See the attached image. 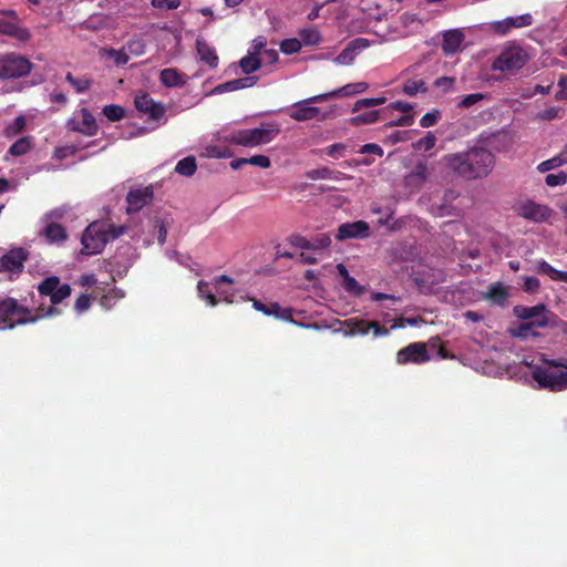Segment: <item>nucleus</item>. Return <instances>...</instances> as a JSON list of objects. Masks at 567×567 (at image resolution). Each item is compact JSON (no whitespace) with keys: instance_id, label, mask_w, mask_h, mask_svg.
<instances>
[{"instance_id":"de8ad7c7","label":"nucleus","mask_w":567,"mask_h":567,"mask_svg":"<svg viewBox=\"0 0 567 567\" xmlns=\"http://www.w3.org/2000/svg\"><path fill=\"white\" fill-rule=\"evenodd\" d=\"M311 250L326 249L331 245V238L328 234H318L310 239Z\"/></svg>"},{"instance_id":"7ed1b4c3","label":"nucleus","mask_w":567,"mask_h":567,"mask_svg":"<svg viewBox=\"0 0 567 567\" xmlns=\"http://www.w3.org/2000/svg\"><path fill=\"white\" fill-rule=\"evenodd\" d=\"M532 378L539 389L550 392L567 390V358L543 359V364L533 368Z\"/></svg>"},{"instance_id":"20e7f679","label":"nucleus","mask_w":567,"mask_h":567,"mask_svg":"<svg viewBox=\"0 0 567 567\" xmlns=\"http://www.w3.org/2000/svg\"><path fill=\"white\" fill-rule=\"evenodd\" d=\"M127 227L124 225L116 226L112 223L93 221L82 234V254L96 255L100 254L110 240L117 239L125 234Z\"/></svg>"},{"instance_id":"052dcab7","label":"nucleus","mask_w":567,"mask_h":567,"mask_svg":"<svg viewBox=\"0 0 567 567\" xmlns=\"http://www.w3.org/2000/svg\"><path fill=\"white\" fill-rule=\"evenodd\" d=\"M237 90H238V87H237V82L235 79V80H230L225 83L218 84L217 86L214 87L213 93L221 94V93L233 92V91H237Z\"/></svg>"},{"instance_id":"4d7b16f0","label":"nucleus","mask_w":567,"mask_h":567,"mask_svg":"<svg viewBox=\"0 0 567 567\" xmlns=\"http://www.w3.org/2000/svg\"><path fill=\"white\" fill-rule=\"evenodd\" d=\"M90 307H91V297L89 295H86V293H82L75 300L74 309H75V311L79 315H81V313L85 312L86 310H89Z\"/></svg>"},{"instance_id":"a211bd4d","label":"nucleus","mask_w":567,"mask_h":567,"mask_svg":"<svg viewBox=\"0 0 567 567\" xmlns=\"http://www.w3.org/2000/svg\"><path fill=\"white\" fill-rule=\"evenodd\" d=\"M370 45V41L364 38H357L350 41L347 47L334 59L337 64L350 65L353 63L355 56Z\"/></svg>"},{"instance_id":"dca6fc26","label":"nucleus","mask_w":567,"mask_h":567,"mask_svg":"<svg viewBox=\"0 0 567 567\" xmlns=\"http://www.w3.org/2000/svg\"><path fill=\"white\" fill-rule=\"evenodd\" d=\"M27 259L28 251L24 248H13L0 258V266L4 271L21 272Z\"/></svg>"},{"instance_id":"4468645a","label":"nucleus","mask_w":567,"mask_h":567,"mask_svg":"<svg viewBox=\"0 0 567 567\" xmlns=\"http://www.w3.org/2000/svg\"><path fill=\"white\" fill-rule=\"evenodd\" d=\"M344 324L349 328L351 334L358 333L365 336L371 330L373 331L374 337H384L389 333V330L380 326V323L377 321L350 318L344 321Z\"/></svg>"},{"instance_id":"13d9d810","label":"nucleus","mask_w":567,"mask_h":567,"mask_svg":"<svg viewBox=\"0 0 567 567\" xmlns=\"http://www.w3.org/2000/svg\"><path fill=\"white\" fill-rule=\"evenodd\" d=\"M491 28L495 33H497L499 35H505L512 30L511 22H509L508 18L501 20V21L493 22L491 24Z\"/></svg>"},{"instance_id":"774afa93","label":"nucleus","mask_w":567,"mask_h":567,"mask_svg":"<svg viewBox=\"0 0 567 567\" xmlns=\"http://www.w3.org/2000/svg\"><path fill=\"white\" fill-rule=\"evenodd\" d=\"M455 80L449 76H441L435 80V86L442 87L444 91H449L454 85Z\"/></svg>"},{"instance_id":"ea45409f","label":"nucleus","mask_w":567,"mask_h":567,"mask_svg":"<svg viewBox=\"0 0 567 567\" xmlns=\"http://www.w3.org/2000/svg\"><path fill=\"white\" fill-rule=\"evenodd\" d=\"M65 80L74 87L76 93H84L91 87V80L86 78L76 79L72 73L65 75Z\"/></svg>"},{"instance_id":"c9c22d12","label":"nucleus","mask_w":567,"mask_h":567,"mask_svg":"<svg viewBox=\"0 0 567 567\" xmlns=\"http://www.w3.org/2000/svg\"><path fill=\"white\" fill-rule=\"evenodd\" d=\"M102 114L111 122H117L124 118L125 110L117 104H107L102 109Z\"/></svg>"},{"instance_id":"393cba45","label":"nucleus","mask_w":567,"mask_h":567,"mask_svg":"<svg viewBox=\"0 0 567 567\" xmlns=\"http://www.w3.org/2000/svg\"><path fill=\"white\" fill-rule=\"evenodd\" d=\"M567 164V144L555 156L538 164L537 171L545 173Z\"/></svg>"},{"instance_id":"79ce46f5","label":"nucleus","mask_w":567,"mask_h":567,"mask_svg":"<svg viewBox=\"0 0 567 567\" xmlns=\"http://www.w3.org/2000/svg\"><path fill=\"white\" fill-rule=\"evenodd\" d=\"M31 148V143L28 137H21L16 141L9 148V153L12 156H21L27 154Z\"/></svg>"},{"instance_id":"864d4df0","label":"nucleus","mask_w":567,"mask_h":567,"mask_svg":"<svg viewBox=\"0 0 567 567\" xmlns=\"http://www.w3.org/2000/svg\"><path fill=\"white\" fill-rule=\"evenodd\" d=\"M25 127V120L22 115L16 117L14 122L6 128L7 136H13Z\"/></svg>"},{"instance_id":"423d86ee","label":"nucleus","mask_w":567,"mask_h":567,"mask_svg":"<svg viewBox=\"0 0 567 567\" xmlns=\"http://www.w3.org/2000/svg\"><path fill=\"white\" fill-rule=\"evenodd\" d=\"M326 100H328V94L324 93L299 101L291 106V109L288 111V115L290 118L297 122H306L310 120L326 121L328 118L334 117L333 109H330L329 111H322L321 109L311 105L313 103L323 102Z\"/></svg>"},{"instance_id":"f03ea898","label":"nucleus","mask_w":567,"mask_h":567,"mask_svg":"<svg viewBox=\"0 0 567 567\" xmlns=\"http://www.w3.org/2000/svg\"><path fill=\"white\" fill-rule=\"evenodd\" d=\"M443 163L456 176L475 181L489 175L495 165V156L485 147L474 146L464 152L446 154Z\"/></svg>"},{"instance_id":"603ef678","label":"nucleus","mask_w":567,"mask_h":567,"mask_svg":"<svg viewBox=\"0 0 567 567\" xmlns=\"http://www.w3.org/2000/svg\"><path fill=\"white\" fill-rule=\"evenodd\" d=\"M414 123V115L413 114H403L399 116L398 118L388 122L384 126L385 127H394V126H411Z\"/></svg>"},{"instance_id":"1a4fd4ad","label":"nucleus","mask_w":567,"mask_h":567,"mask_svg":"<svg viewBox=\"0 0 567 567\" xmlns=\"http://www.w3.org/2000/svg\"><path fill=\"white\" fill-rule=\"evenodd\" d=\"M31 62L19 55H7L0 60V79H16L30 73Z\"/></svg>"},{"instance_id":"72a5a7b5","label":"nucleus","mask_w":567,"mask_h":567,"mask_svg":"<svg viewBox=\"0 0 567 567\" xmlns=\"http://www.w3.org/2000/svg\"><path fill=\"white\" fill-rule=\"evenodd\" d=\"M403 93L409 96H415L419 92H426V83L424 80H406L402 86Z\"/></svg>"},{"instance_id":"a18cd8bd","label":"nucleus","mask_w":567,"mask_h":567,"mask_svg":"<svg viewBox=\"0 0 567 567\" xmlns=\"http://www.w3.org/2000/svg\"><path fill=\"white\" fill-rule=\"evenodd\" d=\"M512 29L529 27L533 24L534 19L530 13H524L517 17H508Z\"/></svg>"},{"instance_id":"f704fd0d","label":"nucleus","mask_w":567,"mask_h":567,"mask_svg":"<svg viewBox=\"0 0 567 567\" xmlns=\"http://www.w3.org/2000/svg\"><path fill=\"white\" fill-rule=\"evenodd\" d=\"M301 44L305 45H317L321 41L320 32L315 28L301 29L299 31Z\"/></svg>"},{"instance_id":"6e6d98bb","label":"nucleus","mask_w":567,"mask_h":567,"mask_svg":"<svg viewBox=\"0 0 567 567\" xmlns=\"http://www.w3.org/2000/svg\"><path fill=\"white\" fill-rule=\"evenodd\" d=\"M152 6L161 10H175L181 6V0H152Z\"/></svg>"},{"instance_id":"58836bf2","label":"nucleus","mask_w":567,"mask_h":567,"mask_svg":"<svg viewBox=\"0 0 567 567\" xmlns=\"http://www.w3.org/2000/svg\"><path fill=\"white\" fill-rule=\"evenodd\" d=\"M239 65L245 74H250L260 69L261 60L256 55H246L240 60Z\"/></svg>"},{"instance_id":"9b49d317","label":"nucleus","mask_w":567,"mask_h":567,"mask_svg":"<svg viewBox=\"0 0 567 567\" xmlns=\"http://www.w3.org/2000/svg\"><path fill=\"white\" fill-rule=\"evenodd\" d=\"M430 359L426 344L423 342H412L396 353V362L399 364H421L430 361Z\"/></svg>"},{"instance_id":"c03bdc74","label":"nucleus","mask_w":567,"mask_h":567,"mask_svg":"<svg viewBox=\"0 0 567 567\" xmlns=\"http://www.w3.org/2000/svg\"><path fill=\"white\" fill-rule=\"evenodd\" d=\"M435 143H436V137L435 135L432 133V132H427L426 135L422 138H420L415 144H414V147L417 150V151H424V152H427V151H431L434 146H435Z\"/></svg>"},{"instance_id":"b1692460","label":"nucleus","mask_w":567,"mask_h":567,"mask_svg":"<svg viewBox=\"0 0 567 567\" xmlns=\"http://www.w3.org/2000/svg\"><path fill=\"white\" fill-rule=\"evenodd\" d=\"M464 40V34L460 30H449L443 34L442 49L446 54L455 53Z\"/></svg>"},{"instance_id":"e433bc0d","label":"nucleus","mask_w":567,"mask_h":567,"mask_svg":"<svg viewBox=\"0 0 567 567\" xmlns=\"http://www.w3.org/2000/svg\"><path fill=\"white\" fill-rule=\"evenodd\" d=\"M103 53L105 56L113 59L115 65L117 66L125 65L130 60L128 53L126 52L125 48H123L122 50H115L113 48L103 49Z\"/></svg>"},{"instance_id":"6ab92c4d","label":"nucleus","mask_w":567,"mask_h":567,"mask_svg":"<svg viewBox=\"0 0 567 567\" xmlns=\"http://www.w3.org/2000/svg\"><path fill=\"white\" fill-rule=\"evenodd\" d=\"M509 291L503 282H492L485 292H483V299L492 302L493 305L504 307L508 300Z\"/></svg>"},{"instance_id":"cd10ccee","label":"nucleus","mask_w":567,"mask_h":567,"mask_svg":"<svg viewBox=\"0 0 567 567\" xmlns=\"http://www.w3.org/2000/svg\"><path fill=\"white\" fill-rule=\"evenodd\" d=\"M159 80L167 87L183 86L185 83L183 75L176 69H164L159 74Z\"/></svg>"},{"instance_id":"37998d69","label":"nucleus","mask_w":567,"mask_h":567,"mask_svg":"<svg viewBox=\"0 0 567 567\" xmlns=\"http://www.w3.org/2000/svg\"><path fill=\"white\" fill-rule=\"evenodd\" d=\"M124 48H125L126 52L128 53V56L130 55L141 56L145 53L146 45L143 40L133 39V40H130Z\"/></svg>"},{"instance_id":"0eeeda50","label":"nucleus","mask_w":567,"mask_h":567,"mask_svg":"<svg viewBox=\"0 0 567 567\" xmlns=\"http://www.w3.org/2000/svg\"><path fill=\"white\" fill-rule=\"evenodd\" d=\"M528 60V53L520 45H508L493 61L492 70L512 73L520 70Z\"/></svg>"},{"instance_id":"2f4dec72","label":"nucleus","mask_w":567,"mask_h":567,"mask_svg":"<svg viewBox=\"0 0 567 567\" xmlns=\"http://www.w3.org/2000/svg\"><path fill=\"white\" fill-rule=\"evenodd\" d=\"M382 117V111H368L362 114L355 115L350 118V124L353 126L367 125L378 122Z\"/></svg>"},{"instance_id":"a19ab883","label":"nucleus","mask_w":567,"mask_h":567,"mask_svg":"<svg viewBox=\"0 0 567 567\" xmlns=\"http://www.w3.org/2000/svg\"><path fill=\"white\" fill-rule=\"evenodd\" d=\"M386 101L385 97H367V99H361V100H358L353 107H352V112H359L363 109H370V107H374V106H378V105H382L384 104Z\"/></svg>"},{"instance_id":"338daca9","label":"nucleus","mask_w":567,"mask_h":567,"mask_svg":"<svg viewBox=\"0 0 567 567\" xmlns=\"http://www.w3.org/2000/svg\"><path fill=\"white\" fill-rule=\"evenodd\" d=\"M278 52L274 49H266L261 53V61L264 60L266 63L272 64L278 61Z\"/></svg>"},{"instance_id":"7c9ffc66","label":"nucleus","mask_w":567,"mask_h":567,"mask_svg":"<svg viewBox=\"0 0 567 567\" xmlns=\"http://www.w3.org/2000/svg\"><path fill=\"white\" fill-rule=\"evenodd\" d=\"M197 169L196 158L193 155L186 156L178 161L175 166V172L182 176L190 177Z\"/></svg>"},{"instance_id":"2eb2a0df","label":"nucleus","mask_w":567,"mask_h":567,"mask_svg":"<svg viewBox=\"0 0 567 567\" xmlns=\"http://www.w3.org/2000/svg\"><path fill=\"white\" fill-rule=\"evenodd\" d=\"M154 193L152 186L132 189L126 195L127 214L140 212L144 206L153 199Z\"/></svg>"},{"instance_id":"c756f323","label":"nucleus","mask_w":567,"mask_h":567,"mask_svg":"<svg viewBox=\"0 0 567 567\" xmlns=\"http://www.w3.org/2000/svg\"><path fill=\"white\" fill-rule=\"evenodd\" d=\"M537 271L543 275H547L551 280L563 281L567 284V271L555 269L546 260H540L537 264Z\"/></svg>"},{"instance_id":"bf43d9fd","label":"nucleus","mask_w":567,"mask_h":567,"mask_svg":"<svg viewBox=\"0 0 567 567\" xmlns=\"http://www.w3.org/2000/svg\"><path fill=\"white\" fill-rule=\"evenodd\" d=\"M247 163L261 168H268L271 165L270 158L266 155H254L247 158Z\"/></svg>"},{"instance_id":"6e6552de","label":"nucleus","mask_w":567,"mask_h":567,"mask_svg":"<svg viewBox=\"0 0 567 567\" xmlns=\"http://www.w3.org/2000/svg\"><path fill=\"white\" fill-rule=\"evenodd\" d=\"M513 210L517 216L533 223L546 221L553 213L551 208L547 205L536 203L532 199L518 200L514 204Z\"/></svg>"},{"instance_id":"412c9836","label":"nucleus","mask_w":567,"mask_h":567,"mask_svg":"<svg viewBox=\"0 0 567 567\" xmlns=\"http://www.w3.org/2000/svg\"><path fill=\"white\" fill-rule=\"evenodd\" d=\"M196 51L202 62L206 63L210 69L217 68L219 58L215 48L209 45L205 40L198 38L196 40Z\"/></svg>"},{"instance_id":"473e14b6","label":"nucleus","mask_w":567,"mask_h":567,"mask_svg":"<svg viewBox=\"0 0 567 567\" xmlns=\"http://www.w3.org/2000/svg\"><path fill=\"white\" fill-rule=\"evenodd\" d=\"M307 176L311 179H340L343 173L328 167L317 168L308 172Z\"/></svg>"},{"instance_id":"39448f33","label":"nucleus","mask_w":567,"mask_h":567,"mask_svg":"<svg viewBox=\"0 0 567 567\" xmlns=\"http://www.w3.org/2000/svg\"><path fill=\"white\" fill-rule=\"evenodd\" d=\"M280 133L276 123H262L259 127L245 128L228 134L225 140L229 144L244 147H256L268 144Z\"/></svg>"},{"instance_id":"3c124183","label":"nucleus","mask_w":567,"mask_h":567,"mask_svg":"<svg viewBox=\"0 0 567 567\" xmlns=\"http://www.w3.org/2000/svg\"><path fill=\"white\" fill-rule=\"evenodd\" d=\"M289 243L300 249H307L311 250L312 246L310 244V239L299 235V234H292L288 238Z\"/></svg>"},{"instance_id":"aec40b11","label":"nucleus","mask_w":567,"mask_h":567,"mask_svg":"<svg viewBox=\"0 0 567 567\" xmlns=\"http://www.w3.org/2000/svg\"><path fill=\"white\" fill-rule=\"evenodd\" d=\"M252 307L255 310L262 312L266 316H274L278 319L293 322L292 310L290 308L282 309L278 302L265 305L260 300H254Z\"/></svg>"},{"instance_id":"680f3d73","label":"nucleus","mask_w":567,"mask_h":567,"mask_svg":"<svg viewBox=\"0 0 567 567\" xmlns=\"http://www.w3.org/2000/svg\"><path fill=\"white\" fill-rule=\"evenodd\" d=\"M360 154H374L379 157L383 155V150L380 145L374 143H368L361 146L359 150Z\"/></svg>"},{"instance_id":"e2e57ef3","label":"nucleus","mask_w":567,"mask_h":567,"mask_svg":"<svg viewBox=\"0 0 567 567\" xmlns=\"http://www.w3.org/2000/svg\"><path fill=\"white\" fill-rule=\"evenodd\" d=\"M540 287V282L536 277H526L524 280L523 289L526 292H536Z\"/></svg>"},{"instance_id":"5701e85b","label":"nucleus","mask_w":567,"mask_h":567,"mask_svg":"<svg viewBox=\"0 0 567 567\" xmlns=\"http://www.w3.org/2000/svg\"><path fill=\"white\" fill-rule=\"evenodd\" d=\"M514 315L523 320H537L540 318H547V309L544 303H538L533 307L515 306Z\"/></svg>"},{"instance_id":"09e8293b","label":"nucleus","mask_w":567,"mask_h":567,"mask_svg":"<svg viewBox=\"0 0 567 567\" xmlns=\"http://www.w3.org/2000/svg\"><path fill=\"white\" fill-rule=\"evenodd\" d=\"M545 183L549 187L565 185L567 183V174L563 171L557 174H547Z\"/></svg>"},{"instance_id":"ddd939ff","label":"nucleus","mask_w":567,"mask_h":567,"mask_svg":"<svg viewBox=\"0 0 567 567\" xmlns=\"http://www.w3.org/2000/svg\"><path fill=\"white\" fill-rule=\"evenodd\" d=\"M80 114L82 121L79 122L76 120H70L68 122V128L90 137L95 136L99 132V125L94 115L86 107H82L80 110Z\"/></svg>"},{"instance_id":"0e129e2a","label":"nucleus","mask_w":567,"mask_h":567,"mask_svg":"<svg viewBox=\"0 0 567 567\" xmlns=\"http://www.w3.org/2000/svg\"><path fill=\"white\" fill-rule=\"evenodd\" d=\"M346 150V145L342 143H336L330 146H328L324 152L328 156L338 158L341 153Z\"/></svg>"},{"instance_id":"8fccbe9b","label":"nucleus","mask_w":567,"mask_h":567,"mask_svg":"<svg viewBox=\"0 0 567 567\" xmlns=\"http://www.w3.org/2000/svg\"><path fill=\"white\" fill-rule=\"evenodd\" d=\"M484 97L485 95L482 93L467 94L462 97V100L457 103V106L462 109H468L472 105L481 102Z\"/></svg>"},{"instance_id":"bb28decb","label":"nucleus","mask_w":567,"mask_h":567,"mask_svg":"<svg viewBox=\"0 0 567 567\" xmlns=\"http://www.w3.org/2000/svg\"><path fill=\"white\" fill-rule=\"evenodd\" d=\"M369 87L367 82H357L349 83L340 87L339 90L331 91L328 94L329 97H338V96H350L358 93L364 92Z\"/></svg>"},{"instance_id":"f3484780","label":"nucleus","mask_w":567,"mask_h":567,"mask_svg":"<svg viewBox=\"0 0 567 567\" xmlns=\"http://www.w3.org/2000/svg\"><path fill=\"white\" fill-rule=\"evenodd\" d=\"M369 224L364 220L343 223L339 226L336 238L338 240H346L350 238H367L369 237Z\"/></svg>"},{"instance_id":"f8f14e48","label":"nucleus","mask_w":567,"mask_h":567,"mask_svg":"<svg viewBox=\"0 0 567 567\" xmlns=\"http://www.w3.org/2000/svg\"><path fill=\"white\" fill-rule=\"evenodd\" d=\"M136 110L151 120L157 121L162 118L166 112L162 103L155 102L148 93H140L134 99Z\"/></svg>"},{"instance_id":"9d476101","label":"nucleus","mask_w":567,"mask_h":567,"mask_svg":"<svg viewBox=\"0 0 567 567\" xmlns=\"http://www.w3.org/2000/svg\"><path fill=\"white\" fill-rule=\"evenodd\" d=\"M0 14L11 18V20H4L0 18V34L8 35L17 39L18 41L25 42L30 39L31 34L28 29L20 27L18 21V13L12 9L0 10Z\"/></svg>"},{"instance_id":"a878e982","label":"nucleus","mask_w":567,"mask_h":567,"mask_svg":"<svg viewBox=\"0 0 567 567\" xmlns=\"http://www.w3.org/2000/svg\"><path fill=\"white\" fill-rule=\"evenodd\" d=\"M548 326V318H540L534 321L519 323L512 330V334L516 338H526L534 328H545Z\"/></svg>"},{"instance_id":"f257e3e1","label":"nucleus","mask_w":567,"mask_h":567,"mask_svg":"<svg viewBox=\"0 0 567 567\" xmlns=\"http://www.w3.org/2000/svg\"><path fill=\"white\" fill-rule=\"evenodd\" d=\"M37 289L40 296L50 298L52 306L47 310L40 307L37 309V313L33 315L30 308L21 305L16 298H0V329L11 330L18 326L35 323L43 317L59 315L60 311L54 306L69 298L72 292L71 286L69 284H61L58 276L44 278Z\"/></svg>"},{"instance_id":"5fc2aeb1","label":"nucleus","mask_w":567,"mask_h":567,"mask_svg":"<svg viewBox=\"0 0 567 567\" xmlns=\"http://www.w3.org/2000/svg\"><path fill=\"white\" fill-rule=\"evenodd\" d=\"M440 118V112L437 110H433L432 112H427L420 120V125L424 128L431 127L437 123Z\"/></svg>"},{"instance_id":"69168bd1","label":"nucleus","mask_w":567,"mask_h":567,"mask_svg":"<svg viewBox=\"0 0 567 567\" xmlns=\"http://www.w3.org/2000/svg\"><path fill=\"white\" fill-rule=\"evenodd\" d=\"M430 346L431 348H437V355L441 358V359H447V358H452V355H450L449 351L445 349V347L441 343L440 339L436 338V339H432L430 341Z\"/></svg>"},{"instance_id":"49530a36","label":"nucleus","mask_w":567,"mask_h":567,"mask_svg":"<svg viewBox=\"0 0 567 567\" xmlns=\"http://www.w3.org/2000/svg\"><path fill=\"white\" fill-rule=\"evenodd\" d=\"M301 47V41L296 38L285 39L280 43V49L286 54L297 53L300 51Z\"/></svg>"},{"instance_id":"4c0bfd02","label":"nucleus","mask_w":567,"mask_h":567,"mask_svg":"<svg viewBox=\"0 0 567 567\" xmlns=\"http://www.w3.org/2000/svg\"><path fill=\"white\" fill-rule=\"evenodd\" d=\"M197 290H198L199 297L202 299L206 300L209 306L215 307L218 305V299L210 290L209 284L207 281L199 280L197 284Z\"/></svg>"},{"instance_id":"4be33fe9","label":"nucleus","mask_w":567,"mask_h":567,"mask_svg":"<svg viewBox=\"0 0 567 567\" xmlns=\"http://www.w3.org/2000/svg\"><path fill=\"white\" fill-rule=\"evenodd\" d=\"M337 271L342 278L341 286L347 292L355 297H359L364 292V288L361 285H359L355 278L350 276L347 267L343 264L337 265Z\"/></svg>"},{"instance_id":"c85d7f7f","label":"nucleus","mask_w":567,"mask_h":567,"mask_svg":"<svg viewBox=\"0 0 567 567\" xmlns=\"http://www.w3.org/2000/svg\"><path fill=\"white\" fill-rule=\"evenodd\" d=\"M43 234L50 243H62L68 238L65 228L56 223L48 224Z\"/></svg>"}]
</instances>
